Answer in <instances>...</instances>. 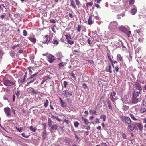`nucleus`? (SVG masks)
Masks as SVG:
<instances>
[{
	"mask_svg": "<svg viewBox=\"0 0 146 146\" xmlns=\"http://www.w3.org/2000/svg\"><path fill=\"white\" fill-rule=\"evenodd\" d=\"M15 82V81L10 80L5 78L3 80V84L6 86H13L15 87L16 86Z\"/></svg>",
	"mask_w": 146,
	"mask_h": 146,
	"instance_id": "nucleus-1",
	"label": "nucleus"
},
{
	"mask_svg": "<svg viewBox=\"0 0 146 146\" xmlns=\"http://www.w3.org/2000/svg\"><path fill=\"white\" fill-rule=\"evenodd\" d=\"M118 25V23L116 21H113L111 22L108 28L110 30L115 29L117 28Z\"/></svg>",
	"mask_w": 146,
	"mask_h": 146,
	"instance_id": "nucleus-2",
	"label": "nucleus"
},
{
	"mask_svg": "<svg viewBox=\"0 0 146 146\" xmlns=\"http://www.w3.org/2000/svg\"><path fill=\"white\" fill-rule=\"evenodd\" d=\"M130 125H129L128 127V130L131 132L136 127L137 125V123H133L130 124Z\"/></svg>",
	"mask_w": 146,
	"mask_h": 146,
	"instance_id": "nucleus-3",
	"label": "nucleus"
},
{
	"mask_svg": "<svg viewBox=\"0 0 146 146\" xmlns=\"http://www.w3.org/2000/svg\"><path fill=\"white\" fill-rule=\"evenodd\" d=\"M4 111L7 117H11V109L9 107H5L4 109Z\"/></svg>",
	"mask_w": 146,
	"mask_h": 146,
	"instance_id": "nucleus-4",
	"label": "nucleus"
},
{
	"mask_svg": "<svg viewBox=\"0 0 146 146\" xmlns=\"http://www.w3.org/2000/svg\"><path fill=\"white\" fill-rule=\"evenodd\" d=\"M63 95L64 96L67 97H69L72 95V92L68 91L67 90H65L63 92Z\"/></svg>",
	"mask_w": 146,
	"mask_h": 146,
	"instance_id": "nucleus-5",
	"label": "nucleus"
},
{
	"mask_svg": "<svg viewBox=\"0 0 146 146\" xmlns=\"http://www.w3.org/2000/svg\"><path fill=\"white\" fill-rule=\"evenodd\" d=\"M43 41H42V42L44 44H45L46 43H47V44L49 43H50L51 42L50 41V38H49L48 41V35H46L44 36L43 37Z\"/></svg>",
	"mask_w": 146,
	"mask_h": 146,
	"instance_id": "nucleus-6",
	"label": "nucleus"
},
{
	"mask_svg": "<svg viewBox=\"0 0 146 146\" xmlns=\"http://www.w3.org/2000/svg\"><path fill=\"white\" fill-rule=\"evenodd\" d=\"M124 117L125 121L126 123L128 125L131 124V121L129 117L124 116Z\"/></svg>",
	"mask_w": 146,
	"mask_h": 146,
	"instance_id": "nucleus-7",
	"label": "nucleus"
},
{
	"mask_svg": "<svg viewBox=\"0 0 146 146\" xmlns=\"http://www.w3.org/2000/svg\"><path fill=\"white\" fill-rule=\"evenodd\" d=\"M55 59V58L54 56L51 54L49 55L48 58V60L50 63H52Z\"/></svg>",
	"mask_w": 146,
	"mask_h": 146,
	"instance_id": "nucleus-8",
	"label": "nucleus"
},
{
	"mask_svg": "<svg viewBox=\"0 0 146 146\" xmlns=\"http://www.w3.org/2000/svg\"><path fill=\"white\" fill-rule=\"evenodd\" d=\"M106 102L107 103V104L108 105V106L109 108V109L111 110H113V108L112 107V106H111V102L109 98H108L107 101Z\"/></svg>",
	"mask_w": 146,
	"mask_h": 146,
	"instance_id": "nucleus-9",
	"label": "nucleus"
},
{
	"mask_svg": "<svg viewBox=\"0 0 146 146\" xmlns=\"http://www.w3.org/2000/svg\"><path fill=\"white\" fill-rule=\"evenodd\" d=\"M135 85L137 87V89L139 90H142L139 81H137L135 83Z\"/></svg>",
	"mask_w": 146,
	"mask_h": 146,
	"instance_id": "nucleus-10",
	"label": "nucleus"
},
{
	"mask_svg": "<svg viewBox=\"0 0 146 146\" xmlns=\"http://www.w3.org/2000/svg\"><path fill=\"white\" fill-rule=\"evenodd\" d=\"M139 101V99L136 97L133 96L132 98V103L133 104H135Z\"/></svg>",
	"mask_w": 146,
	"mask_h": 146,
	"instance_id": "nucleus-11",
	"label": "nucleus"
},
{
	"mask_svg": "<svg viewBox=\"0 0 146 146\" xmlns=\"http://www.w3.org/2000/svg\"><path fill=\"white\" fill-rule=\"evenodd\" d=\"M70 4L71 6L74 9H76L77 7L75 5V3L74 0H70Z\"/></svg>",
	"mask_w": 146,
	"mask_h": 146,
	"instance_id": "nucleus-12",
	"label": "nucleus"
},
{
	"mask_svg": "<svg viewBox=\"0 0 146 146\" xmlns=\"http://www.w3.org/2000/svg\"><path fill=\"white\" fill-rule=\"evenodd\" d=\"M56 56L57 57L58 60L60 59L62 57V54L60 52H58L56 54Z\"/></svg>",
	"mask_w": 146,
	"mask_h": 146,
	"instance_id": "nucleus-13",
	"label": "nucleus"
},
{
	"mask_svg": "<svg viewBox=\"0 0 146 146\" xmlns=\"http://www.w3.org/2000/svg\"><path fill=\"white\" fill-rule=\"evenodd\" d=\"M27 38L33 43H35L36 41V39L34 37H28Z\"/></svg>",
	"mask_w": 146,
	"mask_h": 146,
	"instance_id": "nucleus-14",
	"label": "nucleus"
},
{
	"mask_svg": "<svg viewBox=\"0 0 146 146\" xmlns=\"http://www.w3.org/2000/svg\"><path fill=\"white\" fill-rule=\"evenodd\" d=\"M131 12L132 15H135L137 12V10L136 9L135 7L133 6L131 10Z\"/></svg>",
	"mask_w": 146,
	"mask_h": 146,
	"instance_id": "nucleus-15",
	"label": "nucleus"
},
{
	"mask_svg": "<svg viewBox=\"0 0 146 146\" xmlns=\"http://www.w3.org/2000/svg\"><path fill=\"white\" fill-rule=\"evenodd\" d=\"M92 15L90 16L88 20V24L89 25H91L92 24L93 21H92Z\"/></svg>",
	"mask_w": 146,
	"mask_h": 146,
	"instance_id": "nucleus-16",
	"label": "nucleus"
},
{
	"mask_svg": "<svg viewBox=\"0 0 146 146\" xmlns=\"http://www.w3.org/2000/svg\"><path fill=\"white\" fill-rule=\"evenodd\" d=\"M139 129L141 131H142L143 130V127L141 123H137V125Z\"/></svg>",
	"mask_w": 146,
	"mask_h": 146,
	"instance_id": "nucleus-17",
	"label": "nucleus"
},
{
	"mask_svg": "<svg viewBox=\"0 0 146 146\" xmlns=\"http://www.w3.org/2000/svg\"><path fill=\"white\" fill-rule=\"evenodd\" d=\"M29 92L30 93L33 94H37V92L33 88H31L29 90Z\"/></svg>",
	"mask_w": 146,
	"mask_h": 146,
	"instance_id": "nucleus-18",
	"label": "nucleus"
},
{
	"mask_svg": "<svg viewBox=\"0 0 146 146\" xmlns=\"http://www.w3.org/2000/svg\"><path fill=\"white\" fill-rule=\"evenodd\" d=\"M81 119H82V121L84 122V123L86 125H88L89 124V122H88V120L87 119L84 118V117H82L81 118Z\"/></svg>",
	"mask_w": 146,
	"mask_h": 146,
	"instance_id": "nucleus-19",
	"label": "nucleus"
},
{
	"mask_svg": "<svg viewBox=\"0 0 146 146\" xmlns=\"http://www.w3.org/2000/svg\"><path fill=\"white\" fill-rule=\"evenodd\" d=\"M58 128V126L56 124L53 125L51 127L50 130L51 131L52 130H54L57 129Z\"/></svg>",
	"mask_w": 146,
	"mask_h": 146,
	"instance_id": "nucleus-20",
	"label": "nucleus"
},
{
	"mask_svg": "<svg viewBox=\"0 0 146 146\" xmlns=\"http://www.w3.org/2000/svg\"><path fill=\"white\" fill-rule=\"evenodd\" d=\"M42 135L43 138V139L44 140L46 137L47 135L46 132V130H44V131L42 132Z\"/></svg>",
	"mask_w": 146,
	"mask_h": 146,
	"instance_id": "nucleus-21",
	"label": "nucleus"
},
{
	"mask_svg": "<svg viewBox=\"0 0 146 146\" xmlns=\"http://www.w3.org/2000/svg\"><path fill=\"white\" fill-rule=\"evenodd\" d=\"M140 90H139L138 91H137L135 92H134L133 93V96H134L135 97H138L140 94Z\"/></svg>",
	"mask_w": 146,
	"mask_h": 146,
	"instance_id": "nucleus-22",
	"label": "nucleus"
},
{
	"mask_svg": "<svg viewBox=\"0 0 146 146\" xmlns=\"http://www.w3.org/2000/svg\"><path fill=\"white\" fill-rule=\"evenodd\" d=\"M33 68L31 67H29L27 68L26 69V71L28 72H30L31 73H32L33 72L32 71V70H33Z\"/></svg>",
	"mask_w": 146,
	"mask_h": 146,
	"instance_id": "nucleus-23",
	"label": "nucleus"
},
{
	"mask_svg": "<svg viewBox=\"0 0 146 146\" xmlns=\"http://www.w3.org/2000/svg\"><path fill=\"white\" fill-rule=\"evenodd\" d=\"M130 116L131 117V118L133 120L135 121H136L137 120H138L136 118L134 117V115L130 113Z\"/></svg>",
	"mask_w": 146,
	"mask_h": 146,
	"instance_id": "nucleus-24",
	"label": "nucleus"
},
{
	"mask_svg": "<svg viewBox=\"0 0 146 146\" xmlns=\"http://www.w3.org/2000/svg\"><path fill=\"white\" fill-rule=\"evenodd\" d=\"M117 59L118 61H121L122 60V57L119 54H118L117 56Z\"/></svg>",
	"mask_w": 146,
	"mask_h": 146,
	"instance_id": "nucleus-25",
	"label": "nucleus"
},
{
	"mask_svg": "<svg viewBox=\"0 0 146 146\" xmlns=\"http://www.w3.org/2000/svg\"><path fill=\"white\" fill-rule=\"evenodd\" d=\"M100 118L101 119H102L103 121H105L106 120V116L105 115H102L100 116Z\"/></svg>",
	"mask_w": 146,
	"mask_h": 146,
	"instance_id": "nucleus-26",
	"label": "nucleus"
},
{
	"mask_svg": "<svg viewBox=\"0 0 146 146\" xmlns=\"http://www.w3.org/2000/svg\"><path fill=\"white\" fill-rule=\"evenodd\" d=\"M49 103V102L48 100L46 99L44 104V106L45 108L47 107Z\"/></svg>",
	"mask_w": 146,
	"mask_h": 146,
	"instance_id": "nucleus-27",
	"label": "nucleus"
},
{
	"mask_svg": "<svg viewBox=\"0 0 146 146\" xmlns=\"http://www.w3.org/2000/svg\"><path fill=\"white\" fill-rule=\"evenodd\" d=\"M126 28L125 27L123 26H121L119 27V30L123 32L125 31Z\"/></svg>",
	"mask_w": 146,
	"mask_h": 146,
	"instance_id": "nucleus-28",
	"label": "nucleus"
},
{
	"mask_svg": "<svg viewBox=\"0 0 146 146\" xmlns=\"http://www.w3.org/2000/svg\"><path fill=\"white\" fill-rule=\"evenodd\" d=\"M124 31L123 32L126 33L128 36L130 35L131 34V31L128 30L126 29V30Z\"/></svg>",
	"mask_w": 146,
	"mask_h": 146,
	"instance_id": "nucleus-29",
	"label": "nucleus"
},
{
	"mask_svg": "<svg viewBox=\"0 0 146 146\" xmlns=\"http://www.w3.org/2000/svg\"><path fill=\"white\" fill-rule=\"evenodd\" d=\"M125 15V14L124 13H122L118 15H117V18L118 19H120L121 18V17H123V16H124Z\"/></svg>",
	"mask_w": 146,
	"mask_h": 146,
	"instance_id": "nucleus-30",
	"label": "nucleus"
},
{
	"mask_svg": "<svg viewBox=\"0 0 146 146\" xmlns=\"http://www.w3.org/2000/svg\"><path fill=\"white\" fill-rule=\"evenodd\" d=\"M146 111V109L145 108H141L140 110V112L141 113H143Z\"/></svg>",
	"mask_w": 146,
	"mask_h": 146,
	"instance_id": "nucleus-31",
	"label": "nucleus"
},
{
	"mask_svg": "<svg viewBox=\"0 0 146 146\" xmlns=\"http://www.w3.org/2000/svg\"><path fill=\"white\" fill-rule=\"evenodd\" d=\"M92 38H88L87 40V42L88 43V44L90 45L92 43V41L93 40H92Z\"/></svg>",
	"mask_w": 146,
	"mask_h": 146,
	"instance_id": "nucleus-32",
	"label": "nucleus"
},
{
	"mask_svg": "<svg viewBox=\"0 0 146 146\" xmlns=\"http://www.w3.org/2000/svg\"><path fill=\"white\" fill-rule=\"evenodd\" d=\"M29 129L31 131L33 132H35L36 131V129L35 128L33 127V126H31L30 127Z\"/></svg>",
	"mask_w": 146,
	"mask_h": 146,
	"instance_id": "nucleus-33",
	"label": "nucleus"
},
{
	"mask_svg": "<svg viewBox=\"0 0 146 146\" xmlns=\"http://www.w3.org/2000/svg\"><path fill=\"white\" fill-rule=\"evenodd\" d=\"M110 97L111 100L112 101V102H114V103H115V99L114 98V97H113L111 95H110Z\"/></svg>",
	"mask_w": 146,
	"mask_h": 146,
	"instance_id": "nucleus-34",
	"label": "nucleus"
},
{
	"mask_svg": "<svg viewBox=\"0 0 146 146\" xmlns=\"http://www.w3.org/2000/svg\"><path fill=\"white\" fill-rule=\"evenodd\" d=\"M52 121L50 119H48V125L49 127H51L52 126Z\"/></svg>",
	"mask_w": 146,
	"mask_h": 146,
	"instance_id": "nucleus-35",
	"label": "nucleus"
},
{
	"mask_svg": "<svg viewBox=\"0 0 146 146\" xmlns=\"http://www.w3.org/2000/svg\"><path fill=\"white\" fill-rule=\"evenodd\" d=\"M65 36H66V38L67 40H68L71 39L72 38V37L70 35H68L67 34H66L65 35Z\"/></svg>",
	"mask_w": 146,
	"mask_h": 146,
	"instance_id": "nucleus-36",
	"label": "nucleus"
},
{
	"mask_svg": "<svg viewBox=\"0 0 146 146\" xmlns=\"http://www.w3.org/2000/svg\"><path fill=\"white\" fill-rule=\"evenodd\" d=\"M59 99H60V103H61V106H62V107H64L65 106H64V104H65V102H63L62 100L60 98H59Z\"/></svg>",
	"mask_w": 146,
	"mask_h": 146,
	"instance_id": "nucleus-37",
	"label": "nucleus"
},
{
	"mask_svg": "<svg viewBox=\"0 0 146 146\" xmlns=\"http://www.w3.org/2000/svg\"><path fill=\"white\" fill-rule=\"evenodd\" d=\"M89 112L91 113L92 114L94 115H96V111L94 110H89Z\"/></svg>",
	"mask_w": 146,
	"mask_h": 146,
	"instance_id": "nucleus-38",
	"label": "nucleus"
},
{
	"mask_svg": "<svg viewBox=\"0 0 146 146\" xmlns=\"http://www.w3.org/2000/svg\"><path fill=\"white\" fill-rule=\"evenodd\" d=\"M52 43H53L54 44L57 45L58 44L59 42L56 39H54L53 40V42H52Z\"/></svg>",
	"mask_w": 146,
	"mask_h": 146,
	"instance_id": "nucleus-39",
	"label": "nucleus"
},
{
	"mask_svg": "<svg viewBox=\"0 0 146 146\" xmlns=\"http://www.w3.org/2000/svg\"><path fill=\"white\" fill-rule=\"evenodd\" d=\"M74 125L75 127H77L79 125V123L78 122L76 121L74 123Z\"/></svg>",
	"mask_w": 146,
	"mask_h": 146,
	"instance_id": "nucleus-40",
	"label": "nucleus"
},
{
	"mask_svg": "<svg viewBox=\"0 0 146 146\" xmlns=\"http://www.w3.org/2000/svg\"><path fill=\"white\" fill-rule=\"evenodd\" d=\"M20 94V90L17 91L15 92V94L17 96V97H18Z\"/></svg>",
	"mask_w": 146,
	"mask_h": 146,
	"instance_id": "nucleus-41",
	"label": "nucleus"
},
{
	"mask_svg": "<svg viewBox=\"0 0 146 146\" xmlns=\"http://www.w3.org/2000/svg\"><path fill=\"white\" fill-rule=\"evenodd\" d=\"M67 42L70 45H72L74 43V42L73 41H72L70 40H67Z\"/></svg>",
	"mask_w": 146,
	"mask_h": 146,
	"instance_id": "nucleus-42",
	"label": "nucleus"
},
{
	"mask_svg": "<svg viewBox=\"0 0 146 146\" xmlns=\"http://www.w3.org/2000/svg\"><path fill=\"white\" fill-rule=\"evenodd\" d=\"M93 5V2H91L86 3V6L87 7L89 6H92Z\"/></svg>",
	"mask_w": 146,
	"mask_h": 146,
	"instance_id": "nucleus-43",
	"label": "nucleus"
},
{
	"mask_svg": "<svg viewBox=\"0 0 146 146\" xmlns=\"http://www.w3.org/2000/svg\"><path fill=\"white\" fill-rule=\"evenodd\" d=\"M20 47V44H17L16 45L12 47V48L13 49H15L16 47Z\"/></svg>",
	"mask_w": 146,
	"mask_h": 146,
	"instance_id": "nucleus-44",
	"label": "nucleus"
},
{
	"mask_svg": "<svg viewBox=\"0 0 146 146\" xmlns=\"http://www.w3.org/2000/svg\"><path fill=\"white\" fill-rule=\"evenodd\" d=\"M23 35L24 36H26L27 34V33L26 31L25 30H24L23 31Z\"/></svg>",
	"mask_w": 146,
	"mask_h": 146,
	"instance_id": "nucleus-45",
	"label": "nucleus"
},
{
	"mask_svg": "<svg viewBox=\"0 0 146 146\" xmlns=\"http://www.w3.org/2000/svg\"><path fill=\"white\" fill-rule=\"evenodd\" d=\"M135 0H130L129 4V5H133L134 3Z\"/></svg>",
	"mask_w": 146,
	"mask_h": 146,
	"instance_id": "nucleus-46",
	"label": "nucleus"
},
{
	"mask_svg": "<svg viewBox=\"0 0 146 146\" xmlns=\"http://www.w3.org/2000/svg\"><path fill=\"white\" fill-rule=\"evenodd\" d=\"M42 125L43 127V129H44V130H46V124L45 123H44L42 124Z\"/></svg>",
	"mask_w": 146,
	"mask_h": 146,
	"instance_id": "nucleus-47",
	"label": "nucleus"
},
{
	"mask_svg": "<svg viewBox=\"0 0 146 146\" xmlns=\"http://www.w3.org/2000/svg\"><path fill=\"white\" fill-rule=\"evenodd\" d=\"M81 27L80 26L78 25L77 27V31L78 32H80L81 31Z\"/></svg>",
	"mask_w": 146,
	"mask_h": 146,
	"instance_id": "nucleus-48",
	"label": "nucleus"
},
{
	"mask_svg": "<svg viewBox=\"0 0 146 146\" xmlns=\"http://www.w3.org/2000/svg\"><path fill=\"white\" fill-rule=\"evenodd\" d=\"M143 103L144 106H146V98L143 100Z\"/></svg>",
	"mask_w": 146,
	"mask_h": 146,
	"instance_id": "nucleus-49",
	"label": "nucleus"
},
{
	"mask_svg": "<svg viewBox=\"0 0 146 146\" xmlns=\"http://www.w3.org/2000/svg\"><path fill=\"white\" fill-rule=\"evenodd\" d=\"M16 128L17 130L19 131V132H21L22 131L21 130V129L22 128H23V127H20V128H17V127H16Z\"/></svg>",
	"mask_w": 146,
	"mask_h": 146,
	"instance_id": "nucleus-50",
	"label": "nucleus"
},
{
	"mask_svg": "<svg viewBox=\"0 0 146 146\" xmlns=\"http://www.w3.org/2000/svg\"><path fill=\"white\" fill-rule=\"evenodd\" d=\"M68 82L66 81H65L64 82V86L65 88H66L67 87V85H68Z\"/></svg>",
	"mask_w": 146,
	"mask_h": 146,
	"instance_id": "nucleus-51",
	"label": "nucleus"
},
{
	"mask_svg": "<svg viewBox=\"0 0 146 146\" xmlns=\"http://www.w3.org/2000/svg\"><path fill=\"white\" fill-rule=\"evenodd\" d=\"M21 135L23 137L27 138H28L29 136L25 135V133H22L21 134Z\"/></svg>",
	"mask_w": 146,
	"mask_h": 146,
	"instance_id": "nucleus-52",
	"label": "nucleus"
},
{
	"mask_svg": "<svg viewBox=\"0 0 146 146\" xmlns=\"http://www.w3.org/2000/svg\"><path fill=\"white\" fill-rule=\"evenodd\" d=\"M76 2V3L77 6L79 5L80 4V2L79 0H75Z\"/></svg>",
	"mask_w": 146,
	"mask_h": 146,
	"instance_id": "nucleus-53",
	"label": "nucleus"
},
{
	"mask_svg": "<svg viewBox=\"0 0 146 146\" xmlns=\"http://www.w3.org/2000/svg\"><path fill=\"white\" fill-rule=\"evenodd\" d=\"M50 22L52 23H55L56 22V21L54 19H51L50 20Z\"/></svg>",
	"mask_w": 146,
	"mask_h": 146,
	"instance_id": "nucleus-54",
	"label": "nucleus"
},
{
	"mask_svg": "<svg viewBox=\"0 0 146 146\" xmlns=\"http://www.w3.org/2000/svg\"><path fill=\"white\" fill-rule=\"evenodd\" d=\"M67 102L69 103V104H71L72 102V100L70 98L67 99Z\"/></svg>",
	"mask_w": 146,
	"mask_h": 146,
	"instance_id": "nucleus-55",
	"label": "nucleus"
},
{
	"mask_svg": "<svg viewBox=\"0 0 146 146\" xmlns=\"http://www.w3.org/2000/svg\"><path fill=\"white\" fill-rule=\"evenodd\" d=\"M88 63H90L91 64H93L94 63V62L93 60H88Z\"/></svg>",
	"mask_w": 146,
	"mask_h": 146,
	"instance_id": "nucleus-56",
	"label": "nucleus"
},
{
	"mask_svg": "<svg viewBox=\"0 0 146 146\" xmlns=\"http://www.w3.org/2000/svg\"><path fill=\"white\" fill-rule=\"evenodd\" d=\"M37 74H34L33 75H31L30 77L29 78V79H31L32 78H33L34 76H35Z\"/></svg>",
	"mask_w": 146,
	"mask_h": 146,
	"instance_id": "nucleus-57",
	"label": "nucleus"
},
{
	"mask_svg": "<svg viewBox=\"0 0 146 146\" xmlns=\"http://www.w3.org/2000/svg\"><path fill=\"white\" fill-rule=\"evenodd\" d=\"M116 94L115 92V91L114 92H113L112 93H111V94L110 95H111L113 97H114L115 96Z\"/></svg>",
	"mask_w": 146,
	"mask_h": 146,
	"instance_id": "nucleus-58",
	"label": "nucleus"
},
{
	"mask_svg": "<svg viewBox=\"0 0 146 146\" xmlns=\"http://www.w3.org/2000/svg\"><path fill=\"white\" fill-rule=\"evenodd\" d=\"M123 109L124 110H126L127 109L126 106V105H123Z\"/></svg>",
	"mask_w": 146,
	"mask_h": 146,
	"instance_id": "nucleus-59",
	"label": "nucleus"
},
{
	"mask_svg": "<svg viewBox=\"0 0 146 146\" xmlns=\"http://www.w3.org/2000/svg\"><path fill=\"white\" fill-rule=\"evenodd\" d=\"M82 86H83L84 88L85 89L87 87V85L85 83H83L82 84Z\"/></svg>",
	"mask_w": 146,
	"mask_h": 146,
	"instance_id": "nucleus-60",
	"label": "nucleus"
},
{
	"mask_svg": "<svg viewBox=\"0 0 146 146\" xmlns=\"http://www.w3.org/2000/svg\"><path fill=\"white\" fill-rule=\"evenodd\" d=\"M115 69L117 72H118L119 71V66L115 67Z\"/></svg>",
	"mask_w": 146,
	"mask_h": 146,
	"instance_id": "nucleus-61",
	"label": "nucleus"
},
{
	"mask_svg": "<svg viewBox=\"0 0 146 146\" xmlns=\"http://www.w3.org/2000/svg\"><path fill=\"white\" fill-rule=\"evenodd\" d=\"M122 137L124 139H125L126 138V135L125 134V133L123 134L122 135Z\"/></svg>",
	"mask_w": 146,
	"mask_h": 146,
	"instance_id": "nucleus-62",
	"label": "nucleus"
},
{
	"mask_svg": "<svg viewBox=\"0 0 146 146\" xmlns=\"http://www.w3.org/2000/svg\"><path fill=\"white\" fill-rule=\"evenodd\" d=\"M143 122V123H146V117L145 118H144L142 119Z\"/></svg>",
	"mask_w": 146,
	"mask_h": 146,
	"instance_id": "nucleus-63",
	"label": "nucleus"
},
{
	"mask_svg": "<svg viewBox=\"0 0 146 146\" xmlns=\"http://www.w3.org/2000/svg\"><path fill=\"white\" fill-rule=\"evenodd\" d=\"M101 144L102 146H107L106 144L105 143H101Z\"/></svg>",
	"mask_w": 146,
	"mask_h": 146,
	"instance_id": "nucleus-64",
	"label": "nucleus"
}]
</instances>
